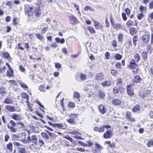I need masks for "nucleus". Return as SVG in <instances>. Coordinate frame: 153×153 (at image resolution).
<instances>
[{
	"mask_svg": "<svg viewBox=\"0 0 153 153\" xmlns=\"http://www.w3.org/2000/svg\"><path fill=\"white\" fill-rule=\"evenodd\" d=\"M133 24V22L131 20H128V21L126 23V25L128 27H129L131 26Z\"/></svg>",
	"mask_w": 153,
	"mask_h": 153,
	"instance_id": "obj_42",
	"label": "nucleus"
},
{
	"mask_svg": "<svg viewBox=\"0 0 153 153\" xmlns=\"http://www.w3.org/2000/svg\"><path fill=\"white\" fill-rule=\"evenodd\" d=\"M97 94L99 97L102 99H103L105 96V93L102 90L99 91Z\"/></svg>",
	"mask_w": 153,
	"mask_h": 153,
	"instance_id": "obj_22",
	"label": "nucleus"
},
{
	"mask_svg": "<svg viewBox=\"0 0 153 153\" xmlns=\"http://www.w3.org/2000/svg\"><path fill=\"white\" fill-rule=\"evenodd\" d=\"M13 126H7L8 128L10 129V131L12 132H15L16 131V129L14 128Z\"/></svg>",
	"mask_w": 153,
	"mask_h": 153,
	"instance_id": "obj_36",
	"label": "nucleus"
},
{
	"mask_svg": "<svg viewBox=\"0 0 153 153\" xmlns=\"http://www.w3.org/2000/svg\"><path fill=\"white\" fill-rule=\"evenodd\" d=\"M139 9L141 12H143L144 11H146L147 9L146 7H144L142 5H141Z\"/></svg>",
	"mask_w": 153,
	"mask_h": 153,
	"instance_id": "obj_41",
	"label": "nucleus"
},
{
	"mask_svg": "<svg viewBox=\"0 0 153 153\" xmlns=\"http://www.w3.org/2000/svg\"><path fill=\"white\" fill-rule=\"evenodd\" d=\"M41 135L42 137L44 138L48 139L49 138L48 135L45 132H42L41 133Z\"/></svg>",
	"mask_w": 153,
	"mask_h": 153,
	"instance_id": "obj_39",
	"label": "nucleus"
},
{
	"mask_svg": "<svg viewBox=\"0 0 153 153\" xmlns=\"http://www.w3.org/2000/svg\"><path fill=\"white\" fill-rule=\"evenodd\" d=\"M70 22L72 24H75L77 20L75 17L73 15L71 14L68 16Z\"/></svg>",
	"mask_w": 153,
	"mask_h": 153,
	"instance_id": "obj_10",
	"label": "nucleus"
},
{
	"mask_svg": "<svg viewBox=\"0 0 153 153\" xmlns=\"http://www.w3.org/2000/svg\"><path fill=\"white\" fill-rule=\"evenodd\" d=\"M147 144L148 147H150L152 146H153V141L152 140H150L148 141Z\"/></svg>",
	"mask_w": 153,
	"mask_h": 153,
	"instance_id": "obj_50",
	"label": "nucleus"
},
{
	"mask_svg": "<svg viewBox=\"0 0 153 153\" xmlns=\"http://www.w3.org/2000/svg\"><path fill=\"white\" fill-rule=\"evenodd\" d=\"M11 117L13 119L16 121L20 120L22 118L21 114H18L15 113H13L12 114Z\"/></svg>",
	"mask_w": 153,
	"mask_h": 153,
	"instance_id": "obj_9",
	"label": "nucleus"
},
{
	"mask_svg": "<svg viewBox=\"0 0 153 153\" xmlns=\"http://www.w3.org/2000/svg\"><path fill=\"white\" fill-rule=\"evenodd\" d=\"M142 55L143 59L145 60L147 58V53L146 52H143L142 53Z\"/></svg>",
	"mask_w": 153,
	"mask_h": 153,
	"instance_id": "obj_38",
	"label": "nucleus"
},
{
	"mask_svg": "<svg viewBox=\"0 0 153 153\" xmlns=\"http://www.w3.org/2000/svg\"><path fill=\"white\" fill-rule=\"evenodd\" d=\"M11 137L12 139L13 140H16L19 138V136L18 135L14 134H12Z\"/></svg>",
	"mask_w": 153,
	"mask_h": 153,
	"instance_id": "obj_46",
	"label": "nucleus"
},
{
	"mask_svg": "<svg viewBox=\"0 0 153 153\" xmlns=\"http://www.w3.org/2000/svg\"><path fill=\"white\" fill-rule=\"evenodd\" d=\"M2 55L3 57L7 59H8L10 57L9 53L7 52H4L2 53Z\"/></svg>",
	"mask_w": 153,
	"mask_h": 153,
	"instance_id": "obj_31",
	"label": "nucleus"
},
{
	"mask_svg": "<svg viewBox=\"0 0 153 153\" xmlns=\"http://www.w3.org/2000/svg\"><path fill=\"white\" fill-rule=\"evenodd\" d=\"M117 85L119 86H121L122 85V79L121 78H118L117 80Z\"/></svg>",
	"mask_w": 153,
	"mask_h": 153,
	"instance_id": "obj_35",
	"label": "nucleus"
},
{
	"mask_svg": "<svg viewBox=\"0 0 153 153\" xmlns=\"http://www.w3.org/2000/svg\"><path fill=\"white\" fill-rule=\"evenodd\" d=\"M89 30L90 32L92 34H94L95 33V31L94 28L92 27H89Z\"/></svg>",
	"mask_w": 153,
	"mask_h": 153,
	"instance_id": "obj_53",
	"label": "nucleus"
},
{
	"mask_svg": "<svg viewBox=\"0 0 153 153\" xmlns=\"http://www.w3.org/2000/svg\"><path fill=\"white\" fill-rule=\"evenodd\" d=\"M105 56L106 58L107 59H109L110 57V53L109 52H107L105 53Z\"/></svg>",
	"mask_w": 153,
	"mask_h": 153,
	"instance_id": "obj_64",
	"label": "nucleus"
},
{
	"mask_svg": "<svg viewBox=\"0 0 153 153\" xmlns=\"http://www.w3.org/2000/svg\"><path fill=\"white\" fill-rule=\"evenodd\" d=\"M122 56L119 54H117L114 56L115 58L118 60H120L122 58Z\"/></svg>",
	"mask_w": 153,
	"mask_h": 153,
	"instance_id": "obj_43",
	"label": "nucleus"
},
{
	"mask_svg": "<svg viewBox=\"0 0 153 153\" xmlns=\"http://www.w3.org/2000/svg\"><path fill=\"white\" fill-rule=\"evenodd\" d=\"M94 26L97 29H102L103 27V25L99 23L98 22L94 21Z\"/></svg>",
	"mask_w": 153,
	"mask_h": 153,
	"instance_id": "obj_15",
	"label": "nucleus"
},
{
	"mask_svg": "<svg viewBox=\"0 0 153 153\" xmlns=\"http://www.w3.org/2000/svg\"><path fill=\"white\" fill-rule=\"evenodd\" d=\"M69 133L71 134H72L74 135H81V134L80 132L77 130H74L72 131H69Z\"/></svg>",
	"mask_w": 153,
	"mask_h": 153,
	"instance_id": "obj_23",
	"label": "nucleus"
},
{
	"mask_svg": "<svg viewBox=\"0 0 153 153\" xmlns=\"http://www.w3.org/2000/svg\"><path fill=\"white\" fill-rule=\"evenodd\" d=\"M4 103L6 104H12L13 100L10 95L7 96L3 101Z\"/></svg>",
	"mask_w": 153,
	"mask_h": 153,
	"instance_id": "obj_11",
	"label": "nucleus"
},
{
	"mask_svg": "<svg viewBox=\"0 0 153 153\" xmlns=\"http://www.w3.org/2000/svg\"><path fill=\"white\" fill-rule=\"evenodd\" d=\"M142 79L140 76L138 75L135 76L134 78V81L136 83H140Z\"/></svg>",
	"mask_w": 153,
	"mask_h": 153,
	"instance_id": "obj_19",
	"label": "nucleus"
},
{
	"mask_svg": "<svg viewBox=\"0 0 153 153\" xmlns=\"http://www.w3.org/2000/svg\"><path fill=\"white\" fill-rule=\"evenodd\" d=\"M144 16V15L142 13H140L137 14V18L138 19H141Z\"/></svg>",
	"mask_w": 153,
	"mask_h": 153,
	"instance_id": "obj_52",
	"label": "nucleus"
},
{
	"mask_svg": "<svg viewBox=\"0 0 153 153\" xmlns=\"http://www.w3.org/2000/svg\"><path fill=\"white\" fill-rule=\"evenodd\" d=\"M73 96L74 97L78 99L79 98L80 95L79 94L78 92H75L74 93Z\"/></svg>",
	"mask_w": 153,
	"mask_h": 153,
	"instance_id": "obj_44",
	"label": "nucleus"
},
{
	"mask_svg": "<svg viewBox=\"0 0 153 153\" xmlns=\"http://www.w3.org/2000/svg\"><path fill=\"white\" fill-rule=\"evenodd\" d=\"M46 131L47 133H48V134H49L50 136L51 137L55 138L57 136V135L56 134L54 133H52L48 131Z\"/></svg>",
	"mask_w": 153,
	"mask_h": 153,
	"instance_id": "obj_28",
	"label": "nucleus"
},
{
	"mask_svg": "<svg viewBox=\"0 0 153 153\" xmlns=\"http://www.w3.org/2000/svg\"><path fill=\"white\" fill-rule=\"evenodd\" d=\"M34 7V13L35 15L37 16H39L41 15V12L40 11V6H36L33 7Z\"/></svg>",
	"mask_w": 153,
	"mask_h": 153,
	"instance_id": "obj_7",
	"label": "nucleus"
},
{
	"mask_svg": "<svg viewBox=\"0 0 153 153\" xmlns=\"http://www.w3.org/2000/svg\"><path fill=\"white\" fill-rule=\"evenodd\" d=\"M78 114L74 113H71L69 115L70 118L66 120L67 122L70 124L74 125L76 123L75 119L77 117Z\"/></svg>",
	"mask_w": 153,
	"mask_h": 153,
	"instance_id": "obj_2",
	"label": "nucleus"
},
{
	"mask_svg": "<svg viewBox=\"0 0 153 153\" xmlns=\"http://www.w3.org/2000/svg\"><path fill=\"white\" fill-rule=\"evenodd\" d=\"M6 68V67L5 66L0 67V73L2 74L4 73L5 71Z\"/></svg>",
	"mask_w": 153,
	"mask_h": 153,
	"instance_id": "obj_48",
	"label": "nucleus"
},
{
	"mask_svg": "<svg viewBox=\"0 0 153 153\" xmlns=\"http://www.w3.org/2000/svg\"><path fill=\"white\" fill-rule=\"evenodd\" d=\"M111 74L114 76L117 75L118 73V72L117 71L113 69L111 70Z\"/></svg>",
	"mask_w": 153,
	"mask_h": 153,
	"instance_id": "obj_47",
	"label": "nucleus"
},
{
	"mask_svg": "<svg viewBox=\"0 0 153 153\" xmlns=\"http://www.w3.org/2000/svg\"><path fill=\"white\" fill-rule=\"evenodd\" d=\"M119 91V89L117 87H114V90L113 91V92L114 94H117L118 93V91Z\"/></svg>",
	"mask_w": 153,
	"mask_h": 153,
	"instance_id": "obj_63",
	"label": "nucleus"
},
{
	"mask_svg": "<svg viewBox=\"0 0 153 153\" xmlns=\"http://www.w3.org/2000/svg\"><path fill=\"white\" fill-rule=\"evenodd\" d=\"M22 137H23V139H22L21 141L24 143H27V142L28 143L31 142L35 145H37L38 144V140L37 136L36 135H33L31 137L30 135H28L27 137V140L26 141L25 140V134H22Z\"/></svg>",
	"mask_w": 153,
	"mask_h": 153,
	"instance_id": "obj_1",
	"label": "nucleus"
},
{
	"mask_svg": "<svg viewBox=\"0 0 153 153\" xmlns=\"http://www.w3.org/2000/svg\"><path fill=\"white\" fill-rule=\"evenodd\" d=\"M149 9H153V1H152L149 2Z\"/></svg>",
	"mask_w": 153,
	"mask_h": 153,
	"instance_id": "obj_57",
	"label": "nucleus"
},
{
	"mask_svg": "<svg viewBox=\"0 0 153 153\" xmlns=\"http://www.w3.org/2000/svg\"><path fill=\"white\" fill-rule=\"evenodd\" d=\"M113 28L117 30L121 29L122 27V25L119 23H116L113 26Z\"/></svg>",
	"mask_w": 153,
	"mask_h": 153,
	"instance_id": "obj_24",
	"label": "nucleus"
},
{
	"mask_svg": "<svg viewBox=\"0 0 153 153\" xmlns=\"http://www.w3.org/2000/svg\"><path fill=\"white\" fill-rule=\"evenodd\" d=\"M22 44L24 48H26L27 50L29 48V46L28 45V43H23Z\"/></svg>",
	"mask_w": 153,
	"mask_h": 153,
	"instance_id": "obj_59",
	"label": "nucleus"
},
{
	"mask_svg": "<svg viewBox=\"0 0 153 153\" xmlns=\"http://www.w3.org/2000/svg\"><path fill=\"white\" fill-rule=\"evenodd\" d=\"M130 66L132 68L133 72L134 74H136L139 71L137 65L136 64L135 61L132 59L130 62Z\"/></svg>",
	"mask_w": 153,
	"mask_h": 153,
	"instance_id": "obj_4",
	"label": "nucleus"
},
{
	"mask_svg": "<svg viewBox=\"0 0 153 153\" xmlns=\"http://www.w3.org/2000/svg\"><path fill=\"white\" fill-rule=\"evenodd\" d=\"M75 106V103L72 102H69L68 104V107L70 108H74Z\"/></svg>",
	"mask_w": 153,
	"mask_h": 153,
	"instance_id": "obj_37",
	"label": "nucleus"
},
{
	"mask_svg": "<svg viewBox=\"0 0 153 153\" xmlns=\"http://www.w3.org/2000/svg\"><path fill=\"white\" fill-rule=\"evenodd\" d=\"M18 48L19 49L22 50H23L24 49V48L23 47L22 43L18 44Z\"/></svg>",
	"mask_w": 153,
	"mask_h": 153,
	"instance_id": "obj_55",
	"label": "nucleus"
},
{
	"mask_svg": "<svg viewBox=\"0 0 153 153\" xmlns=\"http://www.w3.org/2000/svg\"><path fill=\"white\" fill-rule=\"evenodd\" d=\"M127 93L129 96H132L134 95V92L133 89L130 85L127 86Z\"/></svg>",
	"mask_w": 153,
	"mask_h": 153,
	"instance_id": "obj_13",
	"label": "nucleus"
},
{
	"mask_svg": "<svg viewBox=\"0 0 153 153\" xmlns=\"http://www.w3.org/2000/svg\"><path fill=\"white\" fill-rule=\"evenodd\" d=\"M36 102L37 103L39 106V109L42 111H44V106L41 104V103L38 100L36 101Z\"/></svg>",
	"mask_w": 153,
	"mask_h": 153,
	"instance_id": "obj_30",
	"label": "nucleus"
},
{
	"mask_svg": "<svg viewBox=\"0 0 153 153\" xmlns=\"http://www.w3.org/2000/svg\"><path fill=\"white\" fill-rule=\"evenodd\" d=\"M113 131L111 130H108L105 132L103 135L104 138L107 139L111 137L113 134Z\"/></svg>",
	"mask_w": 153,
	"mask_h": 153,
	"instance_id": "obj_6",
	"label": "nucleus"
},
{
	"mask_svg": "<svg viewBox=\"0 0 153 153\" xmlns=\"http://www.w3.org/2000/svg\"><path fill=\"white\" fill-rule=\"evenodd\" d=\"M6 75L7 76L9 77H13L14 76L13 71L12 69L11 70H7L6 73Z\"/></svg>",
	"mask_w": 153,
	"mask_h": 153,
	"instance_id": "obj_18",
	"label": "nucleus"
},
{
	"mask_svg": "<svg viewBox=\"0 0 153 153\" xmlns=\"http://www.w3.org/2000/svg\"><path fill=\"white\" fill-rule=\"evenodd\" d=\"M18 83L24 89L27 88H28V86L25 83L21 82V81H19Z\"/></svg>",
	"mask_w": 153,
	"mask_h": 153,
	"instance_id": "obj_25",
	"label": "nucleus"
},
{
	"mask_svg": "<svg viewBox=\"0 0 153 153\" xmlns=\"http://www.w3.org/2000/svg\"><path fill=\"white\" fill-rule=\"evenodd\" d=\"M18 152L19 153H25L26 151L24 148L20 147L18 149Z\"/></svg>",
	"mask_w": 153,
	"mask_h": 153,
	"instance_id": "obj_34",
	"label": "nucleus"
},
{
	"mask_svg": "<svg viewBox=\"0 0 153 153\" xmlns=\"http://www.w3.org/2000/svg\"><path fill=\"white\" fill-rule=\"evenodd\" d=\"M112 102L114 105H117L120 104L121 101L119 99H114L112 100Z\"/></svg>",
	"mask_w": 153,
	"mask_h": 153,
	"instance_id": "obj_21",
	"label": "nucleus"
},
{
	"mask_svg": "<svg viewBox=\"0 0 153 153\" xmlns=\"http://www.w3.org/2000/svg\"><path fill=\"white\" fill-rule=\"evenodd\" d=\"M39 89L41 91L44 92L45 91V88L42 85H41L39 86Z\"/></svg>",
	"mask_w": 153,
	"mask_h": 153,
	"instance_id": "obj_60",
	"label": "nucleus"
},
{
	"mask_svg": "<svg viewBox=\"0 0 153 153\" xmlns=\"http://www.w3.org/2000/svg\"><path fill=\"white\" fill-rule=\"evenodd\" d=\"M148 20L149 21L153 20V12L149 14L148 15Z\"/></svg>",
	"mask_w": 153,
	"mask_h": 153,
	"instance_id": "obj_32",
	"label": "nucleus"
},
{
	"mask_svg": "<svg viewBox=\"0 0 153 153\" xmlns=\"http://www.w3.org/2000/svg\"><path fill=\"white\" fill-rule=\"evenodd\" d=\"M13 144L14 146L19 147V148L20 146H23L22 144L16 141L13 142Z\"/></svg>",
	"mask_w": 153,
	"mask_h": 153,
	"instance_id": "obj_40",
	"label": "nucleus"
},
{
	"mask_svg": "<svg viewBox=\"0 0 153 153\" xmlns=\"http://www.w3.org/2000/svg\"><path fill=\"white\" fill-rule=\"evenodd\" d=\"M36 37L40 40L42 41L44 39V38L42 35L39 33L35 34Z\"/></svg>",
	"mask_w": 153,
	"mask_h": 153,
	"instance_id": "obj_27",
	"label": "nucleus"
},
{
	"mask_svg": "<svg viewBox=\"0 0 153 153\" xmlns=\"http://www.w3.org/2000/svg\"><path fill=\"white\" fill-rule=\"evenodd\" d=\"M123 36L122 34H120L118 35V39L119 42H120L123 40Z\"/></svg>",
	"mask_w": 153,
	"mask_h": 153,
	"instance_id": "obj_49",
	"label": "nucleus"
},
{
	"mask_svg": "<svg viewBox=\"0 0 153 153\" xmlns=\"http://www.w3.org/2000/svg\"><path fill=\"white\" fill-rule=\"evenodd\" d=\"M140 107L139 106H137L134 107L132 109V111L135 112L138 111L140 110Z\"/></svg>",
	"mask_w": 153,
	"mask_h": 153,
	"instance_id": "obj_51",
	"label": "nucleus"
},
{
	"mask_svg": "<svg viewBox=\"0 0 153 153\" xmlns=\"http://www.w3.org/2000/svg\"><path fill=\"white\" fill-rule=\"evenodd\" d=\"M111 83L110 81L106 80L101 83V85L103 87L109 86L111 85Z\"/></svg>",
	"mask_w": 153,
	"mask_h": 153,
	"instance_id": "obj_20",
	"label": "nucleus"
},
{
	"mask_svg": "<svg viewBox=\"0 0 153 153\" xmlns=\"http://www.w3.org/2000/svg\"><path fill=\"white\" fill-rule=\"evenodd\" d=\"M98 108L100 112L102 114H104L106 111L104 105H99Z\"/></svg>",
	"mask_w": 153,
	"mask_h": 153,
	"instance_id": "obj_16",
	"label": "nucleus"
},
{
	"mask_svg": "<svg viewBox=\"0 0 153 153\" xmlns=\"http://www.w3.org/2000/svg\"><path fill=\"white\" fill-rule=\"evenodd\" d=\"M150 38V35L146 34L144 35L142 37V41L144 43L148 42Z\"/></svg>",
	"mask_w": 153,
	"mask_h": 153,
	"instance_id": "obj_12",
	"label": "nucleus"
},
{
	"mask_svg": "<svg viewBox=\"0 0 153 153\" xmlns=\"http://www.w3.org/2000/svg\"><path fill=\"white\" fill-rule=\"evenodd\" d=\"M7 148V150H9L10 152H11L12 150V144L11 143H10L9 144L6 145Z\"/></svg>",
	"mask_w": 153,
	"mask_h": 153,
	"instance_id": "obj_29",
	"label": "nucleus"
},
{
	"mask_svg": "<svg viewBox=\"0 0 153 153\" xmlns=\"http://www.w3.org/2000/svg\"><path fill=\"white\" fill-rule=\"evenodd\" d=\"M134 57L135 58V60H136L137 62L140 59V57L139 56V55L137 53L135 55Z\"/></svg>",
	"mask_w": 153,
	"mask_h": 153,
	"instance_id": "obj_45",
	"label": "nucleus"
},
{
	"mask_svg": "<svg viewBox=\"0 0 153 153\" xmlns=\"http://www.w3.org/2000/svg\"><path fill=\"white\" fill-rule=\"evenodd\" d=\"M111 44L114 47H116L117 46V42L115 40H113Z\"/></svg>",
	"mask_w": 153,
	"mask_h": 153,
	"instance_id": "obj_56",
	"label": "nucleus"
},
{
	"mask_svg": "<svg viewBox=\"0 0 153 153\" xmlns=\"http://www.w3.org/2000/svg\"><path fill=\"white\" fill-rule=\"evenodd\" d=\"M104 74L103 72L97 73L94 78L96 80L102 81L104 79Z\"/></svg>",
	"mask_w": 153,
	"mask_h": 153,
	"instance_id": "obj_8",
	"label": "nucleus"
},
{
	"mask_svg": "<svg viewBox=\"0 0 153 153\" xmlns=\"http://www.w3.org/2000/svg\"><path fill=\"white\" fill-rule=\"evenodd\" d=\"M130 33L132 35H133L136 33L135 29L134 28H132L130 30Z\"/></svg>",
	"mask_w": 153,
	"mask_h": 153,
	"instance_id": "obj_54",
	"label": "nucleus"
},
{
	"mask_svg": "<svg viewBox=\"0 0 153 153\" xmlns=\"http://www.w3.org/2000/svg\"><path fill=\"white\" fill-rule=\"evenodd\" d=\"M21 96L22 98L26 99L27 100H29L28 95L27 93L23 92L22 93Z\"/></svg>",
	"mask_w": 153,
	"mask_h": 153,
	"instance_id": "obj_33",
	"label": "nucleus"
},
{
	"mask_svg": "<svg viewBox=\"0 0 153 153\" xmlns=\"http://www.w3.org/2000/svg\"><path fill=\"white\" fill-rule=\"evenodd\" d=\"M5 108L8 111L10 112H14L16 111L15 108L12 106L10 105H6Z\"/></svg>",
	"mask_w": 153,
	"mask_h": 153,
	"instance_id": "obj_17",
	"label": "nucleus"
},
{
	"mask_svg": "<svg viewBox=\"0 0 153 153\" xmlns=\"http://www.w3.org/2000/svg\"><path fill=\"white\" fill-rule=\"evenodd\" d=\"M78 75L80 77L81 80H84L86 79L87 77L85 74L82 73H80Z\"/></svg>",
	"mask_w": 153,
	"mask_h": 153,
	"instance_id": "obj_26",
	"label": "nucleus"
},
{
	"mask_svg": "<svg viewBox=\"0 0 153 153\" xmlns=\"http://www.w3.org/2000/svg\"><path fill=\"white\" fill-rule=\"evenodd\" d=\"M104 126L100 127L99 129V132H103L104 131Z\"/></svg>",
	"mask_w": 153,
	"mask_h": 153,
	"instance_id": "obj_58",
	"label": "nucleus"
},
{
	"mask_svg": "<svg viewBox=\"0 0 153 153\" xmlns=\"http://www.w3.org/2000/svg\"><path fill=\"white\" fill-rule=\"evenodd\" d=\"M151 91L149 90H146L144 91L142 93H140L139 94V95L143 98H146L147 100H151L152 98H150L151 95Z\"/></svg>",
	"mask_w": 153,
	"mask_h": 153,
	"instance_id": "obj_5",
	"label": "nucleus"
},
{
	"mask_svg": "<svg viewBox=\"0 0 153 153\" xmlns=\"http://www.w3.org/2000/svg\"><path fill=\"white\" fill-rule=\"evenodd\" d=\"M126 117L131 122H134L135 121V119L134 118H132L131 117V113L129 111H127L126 112Z\"/></svg>",
	"mask_w": 153,
	"mask_h": 153,
	"instance_id": "obj_14",
	"label": "nucleus"
},
{
	"mask_svg": "<svg viewBox=\"0 0 153 153\" xmlns=\"http://www.w3.org/2000/svg\"><path fill=\"white\" fill-rule=\"evenodd\" d=\"M122 16L123 20L124 21H126L127 20V17L126 14L123 13H122Z\"/></svg>",
	"mask_w": 153,
	"mask_h": 153,
	"instance_id": "obj_61",
	"label": "nucleus"
},
{
	"mask_svg": "<svg viewBox=\"0 0 153 153\" xmlns=\"http://www.w3.org/2000/svg\"><path fill=\"white\" fill-rule=\"evenodd\" d=\"M115 66L117 68H121L122 65L120 62H117L115 65Z\"/></svg>",
	"mask_w": 153,
	"mask_h": 153,
	"instance_id": "obj_62",
	"label": "nucleus"
},
{
	"mask_svg": "<svg viewBox=\"0 0 153 153\" xmlns=\"http://www.w3.org/2000/svg\"><path fill=\"white\" fill-rule=\"evenodd\" d=\"M33 7L31 6L28 4H26L24 6V9L25 14L28 16H30L32 15V11L34 9Z\"/></svg>",
	"mask_w": 153,
	"mask_h": 153,
	"instance_id": "obj_3",
	"label": "nucleus"
}]
</instances>
